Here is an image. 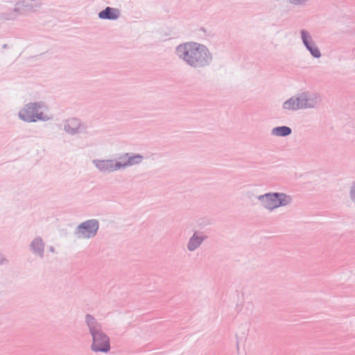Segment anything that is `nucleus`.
I'll return each instance as SVG.
<instances>
[{"label": "nucleus", "instance_id": "1", "mask_svg": "<svg viewBox=\"0 0 355 355\" xmlns=\"http://www.w3.org/2000/svg\"><path fill=\"white\" fill-rule=\"evenodd\" d=\"M178 51L180 56L193 67L204 66L211 60L208 49L198 43L189 42L180 45Z\"/></svg>", "mask_w": 355, "mask_h": 355}, {"label": "nucleus", "instance_id": "2", "mask_svg": "<svg viewBox=\"0 0 355 355\" xmlns=\"http://www.w3.org/2000/svg\"><path fill=\"white\" fill-rule=\"evenodd\" d=\"M86 320L93 337L92 350L95 352H108L110 350L109 338L101 331L98 324L95 322L92 316L87 315Z\"/></svg>", "mask_w": 355, "mask_h": 355}, {"label": "nucleus", "instance_id": "3", "mask_svg": "<svg viewBox=\"0 0 355 355\" xmlns=\"http://www.w3.org/2000/svg\"><path fill=\"white\" fill-rule=\"evenodd\" d=\"M261 199L263 206L268 209L286 205L290 202V198L283 193L266 194Z\"/></svg>", "mask_w": 355, "mask_h": 355}, {"label": "nucleus", "instance_id": "4", "mask_svg": "<svg viewBox=\"0 0 355 355\" xmlns=\"http://www.w3.org/2000/svg\"><path fill=\"white\" fill-rule=\"evenodd\" d=\"M40 108V106L37 103L28 104L19 112V117L28 122L35 121L37 119L44 120L46 119V116H44L42 112H39Z\"/></svg>", "mask_w": 355, "mask_h": 355}, {"label": "nucleus", "instance_id": "5", "mask_svg": "<svg viewBox=\"0 0 355 355\" xmlns=\"http://www.w3.org/2000/svg\"><path fill=\"white\" fill-rule=\"evenodd\" d=\"M98 228V222L95 220H90L79 226V233L83 238H89L94 236Z\"/></svg>", "mask_w": 355, "mask_h": 355}, {"label": "nucleus", "instance_id": "6", "mask_svg": "<svg viewBox=\"0 0 355 355\" xmlns=\"http://www.w3.org/2000/svg\"><path fill=\"white\" fill-rule=\"evenodd\" d=\"M306 107V101L298 98H291L284 103L286 110H298Z\"/></svg>", "mask_w": 355, "mask_h": 355}, {"label": "nucleus", "instance_id": "7", "mask_svg": "<svg viewBox=\"0 0 355 355\" xmlns=\"http://www.w3.org/2000/svg\"><path fill=\"white\" fill-rule=\"evenodd\" d=\"M302 37L304 44H305L306 48L311 51V54L315 58H319L320 56V51L314 45V44L311 43V37L306 31H302Z\"/></svg>", "mask_w": 355, "mask_h": 355}, {"label": "nucleus", "instance_id": "8", "mask_svg": "<svg viewBox=\"0 0 355 355\" xmlns=\"http://www.w3.org/2000/svg\"><path fill=\"white\" fill-rule=\"evenodd\" d=\"M119 16V11L116 9L110 7L106 8L104 10L98 14V17L101 19H115Z\"/></svg>", "mask_w": 355, "mask_h": 355}, {"label": "nucleus", "instance_id": "9", "mask_svg": "<svg viewBox=\"0 0 355 355\" xmlns=\"http://www.w3.org/2000/svg\"><path fill=\"white\" fill-rule=\"evenodd\" d=\"M96 166L101 169L104 171H114L119 168V164H114L112 161L110 160H102L99 161Z\"/></svg>", "mask_w": 355, "mask_h": 355}, {"label": "nucleus", "instance_id": "10", "mask_svg": "<svg viewBox=\"0 0 355 355\" xmlns=\"http://www.w3.org/2000/svg\"><path fill=\"white\" fill-rule=\"evenodd\" d=\"M123 159V164L119 163V168H121V166H130V165L138 164L141 162L142 157L140 155H136V156H133V157H128V156H125Z\"/></svg>", "mask_w": 355, "mask_h": 355}, {"label": "nucleus", "instance_id": "11", "mask_svg": "<svg viewBox=\"0 0 355 355\" xmlns=\"http://www.w3.org/2000/svg\"><path fill=\"white\" fill-rule=\"evenodd\" d=\"M272 132L277 136H286L291 134V130L288 127L282 126L274 128Z\"/></svg>", "mask_w": 355, "mask_h": 355}, {"label": "nucleus", "instance_id": "12", "mask_svg": "<svg viewBox=\"0 0 355 355\" xmlns=\"http://www.w3.org/2000/svg\"><path fill=\"white\" fill-rule=\"evenodd\" d=\"M202 239L194 235L191 239L188 245L189 250H195L201 243Z\"/></svg>", "mask_w": 355, "mask_h": 355}, {"label": "nucleus", "instance_id": "13", "mask_svg": "<svg viewBox=\"0 0 355 355\" xmlns=\"http://www.w3.org/2000/svg\"><path fill=\"white\" fill-rule=\"evenodd\" d=\"M32 245L33 248L37 247L38 249H40V248L42 247V241L39 240V239H36L33 242Z\"/></svg>", "mask_w": 355, "mask_h": 355}, {"label": "nucleus", "instance_id": "14", "mask_svg": "<svg viewBox=\"0 0 355 355\" xmlns=\"http://www.w3.org/2000/svg\"><path fill=\"white\" fill-rule=\"evenodd\" d=\"M352 198L355 200V185L354 186V188L352 190Z\"/></svg>", "mask_w": 355, "mask_h": 355}, {"label": "nucleus", "instance_id": "15", "mask_svg": "<svg viewBox=\"0 0 355 355\" xmlns=\"http://www.w3.org/2000/svg\"><path fill=\"white\" fill-rule=\"evenodd\" d=\"M291 2L294 3H300L302 0H291Z\"/></svg>", "mask_w": 355, "mask_h": 355}, {"label": "nucleus", "instance_id": "16", "mask_svg": "<svg viewBox=\"0 0 355 355\" xmlns=\"http://www.w3.org/2000/svg\"><path fill=\"white\" fill-rule=\"evenodd\" d=\"M71 123H73H73H76V121H71Z\"/></svg>", "mask_w": 355, "mask_h": 355}]
</instances>
